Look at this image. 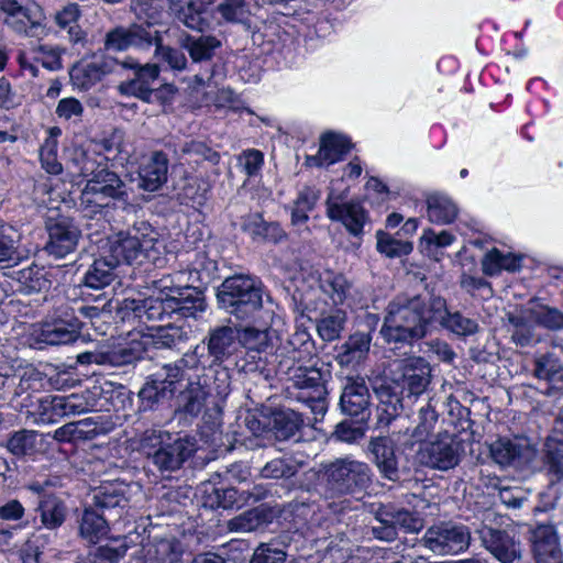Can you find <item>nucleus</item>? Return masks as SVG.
<instances>
[{"label":"nucleus","mask_w":563,"mask_h":563,"mask_svg":"<svg viewBox=\"0 0 563 563\" xmlns=\"http://www.w3.org/2000/svg\"><path fill=\"white\" fill-rule=\"evenodd\" d=\"M450 332L467 336L478 332L475 319L461 312H450L441 296L401 294L389 301L380 334L389 344H408L423 339L433 323Z\"/></svg>","instance_id":"obj_1"},{"label":"nucleus","mask_w":563,"mask_h":563,"mask_svg":"<svg viewBox=\"0 0 563 563\" xmlns=\"http://www.w3.org/2000/svg\"><path fill=\"white\" fill-rule=\"evenodd\" d=\"M106 157L95 150L74 148L71 164L82 177H89L79 198L80 208L92 216L108 207L110 199L128 200L126 184L106 166Z\"/></svg>","instance_id":"obj_2"},{"label":"nucleus","mask_w":563,"mask_h":563,"mask_svg":"<svg viewBox=\"0 0 563 563\" xmlns=\"http://www.w3.org/2000/svg\"><path fill=\"white\" fill-rule=\"evenodd\" d=\"M319 473L324 487L327 508L335 515L351 508V500L345 496L364 493L373 482L371 466L352 455L322 463Z\"/></svg>","instance_id":"obj_3"},{"label":"nucleus","mask_w":563,"mask_h":563,"mask_svg":"<svg viewBox=\"0 0 563 563\" xmlns=\"http://www.w3.org/2000/svg\"><path fill=\"white\" fill-rule=\"evenodd\" d=\"M217 297L220 307L241 323H260L263 319V289L261 283L250 276L225 278Z\"/></svg>","instance_id":"obj_4"},{"label":"nucleus","mask_w":563,"mask_h":563,"mask_svg":"<svg viewBox=\"0 0 563 563\" xmlns=\"http://www.w3.org/2000/svg\"><path fill=\"white\" fill-rule=\"evenodd\" d=\"M141 448L161 473L179 470L195 451L190 439L162 430L145 431Z\"/></svg>","instance_id":"obj_5"},{"label":"nucleus","mask_w":563,"mask_h":563,"mask_svg":"<svg viewBox=\"0 0 563 563\" xmlns=\"http://www.w3.org/2000/svg\"><path fill=\"white\" fill-rule=\"evenodd\" d=\"M158 233L146 222L134 224L129 231L118 233L110 240L111 258L117 263L142 264L155 260L158 254Z\"/></svg>","instance_id":"obj_6"},{"label":"nucleus","mask_w":563,"mask_h":563,"mask_svg":"<svg viewBox=\"0 0 563 563\" xmlns=\"http://www.w3.org/2000/svg\"><path fill=\"white\" fill-rule=\"evenodd\" d=\"M285 375L289 396L307 404L314 415L323 416L327 389L321 371L316 366L294 363L286 368Z\"/></svg>","instance_id":"obj_7"},{"label":"nucleus","mask_w":563,"mask_h":563,"mask_svg":"<svg viewBox=\"0 0 563 563\" xmlns=\"http://www.w3.org/2000/svg\"><path fill=\"white\" fill-rule=\"evenodd\" d=\"M198 363L195 353H187L174 363L162 365L148 377V380L140 390V396L151 402L172 398L177 390V385L185 378H190L187 371L197 367Z\"/></svg>","instance_id":"obj_8"},{"label":"nucleus","mask_w":563,"mask_h":563,"mask_svg":"<svg viewBox=\"0 0 563 563\" xmlns=\"http://www.w3.org/2000/svg\"><path fill=\"white\" fill-rule=\"evenodd\" d=\"M389 377L405 397H418L431 383V366L421 356L396 360L389 366Z\"/></svg>","instance_id":"obj_9"},{"label":"nucleus","mask_w":563,"mask_h":563,"mask_svg":"<svg viewBox=\"0 0 563 563\" xmlns=\"http://www.w3.org/2000/svg\"><path fill=\"white\" fill-rule=\"evenodd\" d=\"M119 70L126 71L128 78L118 86V91L123 96H132L142 101L150 102L154 92L153 84L159 76L157 64H141L133 57L119 60Z\"/></svg>","instance_id":"obj_10"},{"label":"nucleus","mask_w":563,"mask_h":563,"mask_svg":"<svg viewBox=\"0 0 563 563\" xmlns=\"http://www.w3.org/2000/svg\"><path fill=\"white\" fill-rule=\"evenodd\" d=\"M421 542L437 555H455L470 547L471 532L463 525L442 522L429 527Z\"/></svg>","instance_id":"obj_11"},{"label":"nucleus","mask_w":563,"mask_h":563,"mask_svg":"<svg viewBox=\"0 0 563 563\" xmlns=\"http://www.w3.org/2000/svg\"><path fill=\"white\" fill-rule=\"evenodd\" d=\"M460 456V444L448 432L439 433L433 440L421 443L416 452L417 463L439 471L454 468Z\"/></svg>","instance_id":"obj_12"},{"label":"nucleus","mask_w":563,"mask_h":563,"mask_svg":"<svg viewBox=\"0 0 563 563\" xmlns=\"http://www.w3.org/2000/svg\"><path fill=\"white\" fill-rule=\"evenodd\" d=\"M0 10L5 14L4 23L15 33L32 37L45 26V12L35 2L20 4L16 0H0Z\"/></svg>","instance_id":"obj_13"},{"label":"nucleus","mask_w":563,"mask_h":563,"mask_svg":"<svg viewBox=\"0 0 563 563\" xmlns=\"http://www.w3.org/2000/svg\"><path fill=\"white\" fill-rule=\"evenodd\" d=\"M344 192L330 191L325 201L327 216L332 221L341 222L350 234L360 236L367 222V212L358 201H345Z\"/></svg>","instance_id":"obj_14"},{"label":"nucleus","mask_w":563,"mask_h":563,"mask_svg":"<svg viewBox=\"0 0 563 563\" xmlns=\"http://www.w3.org/2000/svg\"><path fill=\"white\" fill-rule=\"evenodd\" d=\"M155 31L148 30L144 24L132 23L128 26L119 25L107 32L104 49L124 52L131 47L148 48L155 40Z\"/></svg>","instance_id":"obj_15"},{"label":"nucleus","mask_w":563,"mask_h":563,"mask_svg":"<svg viewBox=\"0 0 563 563\" xmlns=\"http://www.w3.org/2000/svg\"><path fill=\"white\" fill-rule=\"evenodd\" d=\"M48 241L46 252L55 258H65L76 251L80 231L67 218L48 220L46 223Z\"/></svg>","instance_id":"obj_16"},{"label":"nucleus","mask_w":563,"mask_h":563,"mask_svg":"<svg viewBox=\"0 0 563 563\" xmlns=\"http://www.w3.org/2000/svg\"><path fill=\"white\" fill-rule=\"evenodd\" d=\"M86 504L111 520L121 518L128 498L119 484L104 483L88 493Z\"/></svg>","instance_id":"obj_17"},{"label":"nucleus","mask_w":563,"mask_h":563,"mask_svg":"<svg viewBox=\"0 0 563 563\" xmlns=\"http://www.w3.org/2000/svg\"><path fill=\"white\" fill-rule=\"evenodd\" d=\"M119 71V60L111 56H101L91 62L76 64L69 71V77L75 87L88 90L107 75Z\"/></svg>","instance_id":"obj_18"},{"label":"nucleus","mask_w":563,"mask_h":563,"mask_svg":"<svg viewBox=\"0 0 563 563\" xmlns=\"http://www.w3.org/2000/svg\"><path fill=\"white\" fill-rule=\"evenodd\" d=\"M396 450L397 444L389 437L372 438L368 443V452L373 456V464L382 478L390 482H397L400 477Z\"/></svg>","instance_id":"obj_19"},{"label":"nucleus","mask_w":563,"mask_h":563,"mask_svg":"<svg viewBox=\"0 0 563 563\" xmlns=\"http://www.w3.org/2000/svg\"><path fill=\"white\" fill-rule=\"evenodd\" d=\"M482 543L500 563H514L521 558L519 541L505 530L492 528L483 530Z\"/></svg>","instance_id":"obj_20"},{"label":"nucleus","mask_w":563,"mask_h":563,"mask_svg":"<svg viewBox=\"0 0 563 563\" xmlns=\"http://www.w3.org/2000/svg\"><path fill=\"white\" fill-rule=\"evenodd\" d=\"M492 459L501 466L529 461L534 455L533 448L525 439L501 438L489 446Z\"/></svg>","instance_id":"obj_21"},{"label":"nucleus","mask_w":563,"mask_h":563,"mask_svg":"<svg viewBox=\"0 0 563 563\" xmlns=\"http://www.w3.org/2000/svg\"><path fill=\"white\" fill-rule=\"evenodd\" d=\"M79 334L80 325L77 319H53L41 324L36 338L48 345H60L75 342Z\"/></svg>","instance_id":"obj_22"},{"label":"nucleus","mask_w":563,"mask_h":563,"mask_svg":"<svg viewBox=\"0 0 563 563\" xmlns=\"http://www.w3.org/2000/svg\"><path fill=\"white\" fill-rule=\"evenodd\" d=\"M174 294H167L169 296V303L167 307L170 312L178 313L184 318L196 317L198 312H202L206 309L205 298L202 292L196 287H180L174 288Z\"/></svg>","instance_id":"obj_23"},{"label":"nucleus","mask_w":563,"mask_h":563,"mask_svg":"<svg viewBox=\"0 0 563 563\" xmlns=\"http://www.w3.org/2000/svg\"><path fill=\"white\" fill-rule=\"evenodd\" d=\"M532 550L537 563H558L561 549L554 527L543 525L533 531Z\"/></svg>","instance_id":"obj_24"},{"label":"nucleus","mask_w":563,"mask_h":563,"mask_svg":"<svg viewBox=\"0 0 563 563\" xmlns=\"http://www.w3.org/2000/svg\"><path fill=\"white\" fill-rule=\"evenodd\" d=\"M168 158L163 152H154L139 172V187L146 191L159 189L167 180Z\"/></svg>","instance_id":"obj_25"},{"label":"nucleus","mask_w":563,"mask_h":563,"mask_svg":"<svg viewBox=\"0 0 563 563\" xmlns=\"http://www.w3.org/2000/svg\"><path fill=\"white\" fill-rule=\"evenodd\" d=\"M236 339V329L232 327L221 325L210 330L207 343L209 355L214 362H223L234 353Z\"/></svg>","instance_id":"obj_26"},{"label":"nucleus","mask_w":563,"mask_h":563,"mask_svg":"<svg viewBox=\"0 0 563 563\" xmlns=\"http://www.w3.org/2000/svg\"><path fill=\"white\" fill-rule=\"evenodd\" d=\"M209 390L200 377L188 378L186 388L178 396V411L189 417H198L205 408Z\"/></svg>","instance_id":"obj_27"},{"label":"nucleus","mask_w":563,"mask_h":563,"mask_svg":"<svg viewBox=\"0 0 563 563\" xmlns=\"http://www.w3.org/2000/svg\"><path fill=\"white\" fill-rule=\"evenodd\" d=\"M369 404V393L361 377L350 378L340 398L342 410L350 416H358Z\"/></svg>","instance_id":"obj_28"},{"label":"nucleus","mask_w":563,"mask_h":563,"mask_svg":"<svg viewBox=\"0 0 563 563\" xmlns=\"http://www.w3.org/2000/svg\"><path fill=\"white\" fill-rule=\"evenodd\" d=\"M372 335L369 332L351 334L342 344L336 361L343 366H355L364 361L369 352Z\"/></svg>","instance_id":"obj_29"},{"label":"nucleus","mask_w":563,"mask_h":563,"mask_svg":"<svg viewBox=\"0 0 563 563\" xmlns=\"http://www.w3.org/2000/svg\"><path fill=\"white\" fill-rule=\"evenodd\" d=\"M221 46L222 42L214 35L194 36L186 34L180 40V47L187 51L192 63L211 60Z\"/></svg>","instance_id":"obj_30"},{"label":"nucleus","mask_w":563,"mask_h":563,"mask_svg":"<svg viewBox=\"0 0 563 563\" xmlns=\"http://www.w3.org/2000/svg\"><path fill=\"white\" fill-rule=\"evenodd\" d=\"M426 203L428 219L434 224H450L459 214L456 203L444 194L433 192L428 195Z\"/></svg>","instance_id":"obj_31"},{"label":"nucleus","mask_w":563,"mask_h":563,"mask_svg":"<svg viewBox=\"0 0 563 563\" xmlns=\"http://www.w3.org/2000/svg\"><path fill=\"white\" fill-rule=\"evenodd\" d=\"M350 150L351 143L346 136L328 132L322 135L320 150L312 159L318 165H331L341 161Z\"/></svg>","instance_id":"obj_32"},{"label":"nucleus","mask_w":563,"mask_h":563,"mask_svg":"<svg viewBox=\"0 0 563 563\" xmlns=\"http://www.w3.org/2000/svg\"><path fill=\"white\" fill-rule=\"evenodd\" d=\"M108 520L110 519L86 504L79 519L80 537L89 543H97L108 533Z\"/></svg>","instance_id":"obj_33"},{"label":"nucleus","mask_w":563,"mask_h":563,"mask_svg":"<svg viewBox=\"0 0 563 563\" xmlns=\"http://www.w3.org/2000/svg\"><path fill=\"white\" fill-rule=\"evenodd\" d=\"M80 15L81 12L78 4L68 3L57 11L54 16L57 26L67 32V37L73 44L81 43L86 38V33L77 23Z\"/></svg>","instance_id":"obj_34"},{"label":"nucleus","mask_w":563,"mask_h":563,"mask_svg":"<svg viewBox=\"0 0 563 563\" xmlns=\"http://www.w3.org/2000/svg\"><path fill=\"white\" fill-rule=\"evenodd\" d=\"M534 376L549 384L548 391L563 393V367L552 355L547 354L536 360Z\"/></svg>","instance_id":"obj_35"},{"label":"nucleus","mask_w":563,"mask_h":563,"mask_svg":"<svg viewBox=\"0 0 563 563\" xmlns=\"http://www.w3.org/2000/svg\"><path fill=\"white\" fill-rule=\"evenodd\" d=\"M143 354L142 343L131 341L104 350V366L120 367L133 364Z\"/></svg>","instance_id":"obj_36"},{"label":"nucleus","mask_w":563,"mask_h":563,"mask_svg":"<svg viewBox=\"0 0 563 563\" xmlns=\"http://www.w3.org/2000/svg\"><path fill=\"white\" fill-rule=\"evenodd\" d=\"M170 12L187 27L202 31L207 22L192 0H169Z\"/></svg>","instance_id":"obj_37"},{"label":"nucleus","mask_w":563,"mask_h":563,"mask_svg":"<svg viewBox=\"0 0 563 563\" xmlns=\"http://www.w3.org/2000/svg\"><path fill=\"white\" fill-rule=\"evenodd\" d=\"M181 556L179 542L174 539H161L151 543L145 552L146 563H176Z\"/></svg>","instance_id":"obj_38"},{"label":"nucleus","mask_w":563,"mask_h":563,"mask_svg":"<svg viewBox=\"0 0 563 563\" xmlns=\"http://www.w3.org/2000/svg\"><path fill=\"white\" fill-rule=\"evenodd\" d=\"M118 264L111 258L95 260L85 274V285L93 289H102L114 279V268Z\"/></svg>","instance_id":"obj_39"},{"label":"nucleus","mask_w":563,"mask_h":563,"mask_svg":"<svg viewBox=\"0 0 563 563\" xmlns=\"http://www.w3.org/2000/svg\"><path fill=\"white\" fill-rule=\"evenodd\" d=\"M273 429L278 440H287L294 437L303 424L302 415L295 410L286 409L274 413Z\"/></svg>","instance_id":"obj_40"},{"label":"nucleus","mask_w":563,"mask_h":563,"mask_svg":"<svg viewBox=\"0 0 563 563\" xmlns=\"http://www.w3.org/2000/svg\"><path fill=\"white\" fill-rule=\"evenodd\" d=\"M246 324L236 329L239 343L249 351L265 352L271 344L268 329Z\"/></svg>","instance_id":"obj_41"},{"label":"nucleus","mask_w":563,"mask_h":563,"mask_svg":"<svg viewBox=\"0 0 563 563\" xmlns=\"http://www.w3.org/2000/svg\"><path fill=\"white\" fill-rule=\"evenodd\" d=\"M320 288L334 305H342L347 298L352 285L344 275L327 272L320 279Z\"/></svg>","instance_id":"obj_42"},{"label":"nucleus","mask_w":563,"mask_h":563,"mask_svg":"<svg viewBox=\"0 0 563 563\" xmlns=\"http://www.w3.org/2000/svg\"><path fill=\"white\" fill-rule=\"evenodd\" d=\"M245 227L253 240L256 241L277 243L285 236L278 223L266 222L261 214L253 216Z\"/></svg>","instance_id":"obj_43"},{"label":"nucleus","mask_w":563,"mask_h":563,"mask_svg":"<svg viewBox=\"0 0 563 563\" xmlns=\"http://www.w3.org/2000/svg\"><path fill=\"white\" fill-rule=\"evenodd\" d=\"M269 511L263 506L245 511L228 521L232 532H250L268 521Z\"/></svg>","instance_id":"obj_44"},{"label":"nucleus","mask_w":563,"mask_h":563,"mask_svg":"<svg viewBox=\"0 0 563 563\" xmlns=\"http://www.w3.org/2000/svg\"><path fill=\"white\" fill-rule=\"evenodd\" d=\"M41 519L48 529L59 527L66 518V507L58 497L45 495L40 501Z\"/></svg>","instance_id":"obj_45"},{"label":"nucleus","mask_w":563,"mask_h":563,"mask_svg":"<svg viewBox=\"0 0 563 563\" xmlns=\"http://www.w3.org/2000/svg\"><path fill=\"white\" fill-rule=\"evenodd\" d=\"M37 432L27 429H21L10 434L7 440V450L16 457L32 455L37 448Z\"/></svg>","instance_id":"obj_46"},{"label":"nucleus","mask_w":563,"mask_h":563,"mask_svg":"<svg viewBox=\"0 0 563 563\" xmlns=\"http://www.w3.org/2000/svg\"><path fill=\"white\" fill-rule=\"evenodd\" d=\"M519 266L520 261L518 257L511 254H503L497 249H493L482 260L483 273L488 276L497 275L503 269L512 272L518 269Z\"/></svg>","instance_id":"obj_47"},{"label":"nucleus","mask_w":563,"mask_h":563,"mask_svg":"<svg viewBox=\"0 0 563 563\" xmlns=\"http://www.w3.org/2000/svg\"><path fill=\"white\" fill-rule=\"evenodd\" d=\"M155 56L166 63L168 67L175 71H184L187 69L188 60L184 52L169 45L163 44V38L159 31H155Z\"/></svg>","instance_id":"obj_48"},{"label":"nucleus","mask_w":563,"mask_h":563,"mask_svg":"<svg viewBox=\"0 0 563 563\" xmlns=\"http://www.w3.org/2000/svg\"><path fill=\"white\" fill-rule=\"evenodd\" d=\"M375 525L372 526V534L382 541H394L397 538L389 505H379L374 511Z\"/></svg>","instance_id":"obj_49"},{"label":"nucleus","mask_w":563,"mask_h":563,"mask_svg":"<svg viewBox=\"0 0 563 563\" xmlns=\"http://www.w3.org/2000/svg\"><path fill=\"white\" fill-rule=\"evenodd\" d=\"M346 322V313L341 309L319 319L317 330L319 335L328 342L336 340L344 329Z\"/></svg>","instance_id":"obj_50"},{"label":"nucleus","mask_w":563,"mask_h":563,"mask_svg":"<svg viewBox=\"0 0 563 563\" xmlns=\"http://www.w3.org/2000/svg\"><path fill=\"white\" fill-rule=\"evenodd\" d=\"M54 401L56 420L69 416L80 415L88 411L89 409L87 399L79 394L55 396Z\"/></svg>","instance_id":"obj_51"},{"label":"nucleus","mask_w":563,"mask_h":563,"mask_svg":"<svg viewBox=\"0 0 563 563\" xmlns=\"http://www.w3.org/2000/svg\"><path fill=\"white\" fill-rule=\"evenodd\" d=\"M380 404L378 406V422L388 426L395 419L402 408L401 399L391 394L388 388L382 387L377 390Z\"/></svg>","instance_id":"obj_52"},{"label":"nucleus","mask_w":563,"mask_h":563,"mask_svg":"<svg viewBox=\"0 0 563 563\" xmlns=\"http://www.w3.org/2000/svg\"><path fill=\"white\" fill-rule=\"evenodd\" d=\"M131 10L148 30L151 25L157 24L163 15V7L156 0H132Z\"/></svg>","instance_id":"obj_53"},{"label":"nucleus","mask_w":563,"mask_h":563,"mask_svg":"<svg viewBox=\"0 0 563 563\" xmlns=\"http://www.w3.org/2000/svg\"><path fill=\"white\" fill-rule=\"evenodd\" d=\"M507 320L514 327L511 339L517 345L527 346L533 341V328L529 324L531 319L527 309L520 314L509 313Z\"/></svg>","instance_id":"obj_54"},{"label":"nucleus","mask_w":563,"mask_h":563,"mask_svg":"<svg viewBox=\"0 0 563 563\" xmlns=\"http://www.w3.org/2000/svg\"><path fill=\"white\" fill-rule=\"evenodd\" d=\"M527 313L532 321L544 328L551 330L563 328V313L555 308L536 305L527 309Z\"/></svg>","instance_id":"obj_55"},{"label":"nucleus","mask_w":563,"mask_h":563,"mask_svg":"<svg viewBox=\"0 0 563 563\" xmlns=\"http://www.w3.org/2000/svg\"><path fill=\"white\" fill-rule=\"evenodd\" d=\"M376 238L378 252L385 254L387 257L407 255L412 251V244L410 242L397 240L386 232L378 231Z\"/></svg>","instance_id":"obj_56"},{"label":"nucleus","mask_w":563,"mask_h":563,"mask_svg":"<svg viewBox=\"0 0 563 563\" xmlns=\"http://www.w3.org/2000/svg\"><path fill=\"white\" fill-rule=\"evenodd\" d=\"M18 233L8 224H0V262H15L20 258L18 253Z\"/></svg>","instance_id":"obj_57"},{"label":"nucleus","mask_w":563,"mask_h":563,"mask_svg":"<svg viewBox=\"0 0 563 563\" xmlns=\"http://www.w3.org/2000/svg\"><path fill=\"white\" fill-rule=\"evenodd\" d=\"M169 303V296L166 297H148L142 299V310H141V321H156L164 320L166 316L169 314V308L167 307Z\"/></svg>","instance_id":"obj_58"},{"label":"nucleus","mask_w":563,"mask_h":563,"mask_svg":"<svg viewBox=\"0 0 563 563\" xmlns=\"http://www.w3.org/2000/svg\"><path fill=\"white\" fill-rule=\"evenodd\" d=\"M152 344L156 349H172L177 346L185 340V332L179 328L172 324L158 328L154 334L151 335Z\"/></svg>","instance_id":"obj_59"},{"label":"nucleus","mask_w":563,"mask_h":563,"mask_svg":"<svg viewBox=\"0 0 563 563\" xmlns=\"http://www.w3.org/2000/svg\"><path fill=\"white\" fill-rule=\"evenodd\" d=\"M217 11L230 23H243L250 16V10L244 0H223L217 5Z\"/></svg>","instance_id":"obj_60"},{"label":"nucleus","mask_w":563,"mask_h":563,"mask_svg":"<svg viewBox=\"0 0 563 563\" xmlns=\"http://www.w3.org/2000/svg\"><path fill=\"white\" fill-rule=\"evenodd\" d=\"M253 495L250 492H238L233 487L214 489V497L218 507L224 509L241 508Z\"/></svg>","instance_id":"obj_61"},{"label":"nucleus","mask_w":563,"mask_h":563,"mask_svg":"<svg viewBox=\"0 0 563 563\" xmlns=\"http://www.w3.org/2000/svg\"><path fill=\"white\" fill-rule=\"evenodd\" d=\"M437 421L438 413L429 401L419 409V422L413 429L412 437L419 442L423 441L434 429Z\"/></svg>","instance_id":"obj_62"},{"label":"nucleus","mask_w":563,"mask_h":563,"mask_svg":"<svg viewBox=\"0 0 563 563\" xmlns=\"http://www.w3.org/2000/svg\"><path fill=\"white\" fill-rule=\"evenodd\" d=\"M389 511L391 512L396 530L399 528L407 533H415L423 528L422 518L409 510L396 509L389 505Z\"/></svg>","instance_id":"obj_63"},{"label":"nucleus","mask_w":563,"mask_h":563,"mask_svg":"<svg viewBox=\"0 0 563 563\" xmlns=\"http://www.w3.org/2000/svg\"><path fill=\"white\" fill-rule=\"evenodd\" d=\"M547 448V470L550 475L560 481L563 478V442L549 441Z\"/></svg>","instance_id":"obj_64"}]
</instances>
